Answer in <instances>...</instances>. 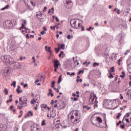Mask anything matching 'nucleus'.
Masks as SVG:
<instances>
[{
	"instance_id": "1",
	"label": "nucleus",
	"mask_w": 131,
	"mask_h": 131,
	"mask_svg": "<svg viewBox=\"0 0 131 131\" xmlns=\"http://www.w3.org/2000/svg\"><path fill=\"white\" fill-rule=\"evenodd\" d=\"M116 104H117L115 100H110L109 99H107L104 103V105L106 106L108 109L113 110L116 109V108H117L118 107V105H116Z\"/></svg>"
},
{
	"instance_id": "2",
	"label": "nucleus",
	"mask_w": 131,
	"mask_h": 131,
	"mask_svg": "<svg viewBox=\"0 0 131 131\" xmlns=\"http://www.w3.org/2000/svg\"><path fill=\"white\" fill-rule=\"evenodd\" d=\"M1 60L4 63H6V64H10L12 65V64H14V63H15L14 58L10 56V55H4L2 56Z\"/></svg>"
},
{
	"instance_id": "3",
	"label": "nucleus",
	"mask_w": 131,
	"mask_h": 131,
	"mask_svg": "<svg viewBox=\"0 0 131 131\" xmlns=\"http://www.w3.org/2000/svg\"><path fill=\"white\" fill-rule=\"evenodd\" d=\"M71 115V120H72V119H74L75 117V120H74V123H78L79 122V118H78V113L77 112V111L75 110L73 111L70 113Z\"/></svg>"
},
{
	"instance_id": "4",
	"label": "nucleus",
	"mask_w": 131,
	"mask_h": 131,
	"mask_svg": "<svg viewBox=\"0 0 131 131\" xmlns=\"http://www.w3.org/2000/svg\"><path fill=\"white\" fill-rule=\"evenodd\" d=\"M95 101V104L94 105V108L98 107V101H97V95L94 93H92L90 95V98L89 99V102L92 104L94 103Z\"/></svg>"
},
{
	"instance_id": "5",
	"label": "nucleus",
	"mask_w": 131,
	"mask_h": 131,
	"mask_svg": "<svg viewBox=\"0 0 131 131\" xmlns=\"http://www.w3.org/2000/svg\"><path fill=\"white\" fill-rule=\"evenodd\" d=\"M19 104L21 106H27V98L25 97H20L19 99Z\"/></svg>"
},
{
	"instance_id": "6",
	"label": "nucleus",
	"mask_w": 131,
	"mask_h": 131,
	"mask_svg": "<svg viewBox=\"0 0 131 131\" xmlns=\"http://www.w3.org/2000/svg\"><path fill=\"white\" fill-rule=\"evenodd\" d=\"M96 120V121H97V123L95 124V125H96L97 127H103V126L101 125V123L103 122V120H102V118H101L100 117H97Z\"/></svg>"
},
{
	"instance_id": "7",
	"label": "nucleus",
	"mask_w": 131,
	"mask_h": 131,
	"mask_svg": "<svg viewBox=\"0 0 131 131\" xmlns=\"http://www.w3.org/2000/svg\"><path fill=\"white\" fill-rule=\"evenodd\" d=\"M64 5H66L67 9H70L71 8H72V1H71V0H66Z\"/></svg>"
},
{
	"instance_id": "8",
	"label": "nucleus",
	"mask_w": 131,
	"mask_h": 131,
	"mask_svg": "<svg viewBox=\"0 0 131 131\" xmlns=\"http://www.w3.org/2000/svg\"><path fill=\"white\" fill-rule=\"evenodd\" d=\"M7 130V125L4 124H0V131H6Z\"/></svg>"
},
{
	"instance_id": "9",
	"label": "nucleus",
	"mask_w": 131,
	"mask_h": 131,
	"mask_svg": "<svg viewBox=\"0 0 131 131\" xmlns=\"http://www.w3.org/2000/svg\"><path fill=\"white\" fill-rule=\"evenodd\" d=\"M53 63H54V67H56L58 68L59 66L61 65V63L59 62V60H54Z\"/></svg>"
},
{
	"instance_id": "10",
	"label": "nucleus",
	"mask_w": 131,
	"mask_h": 131,
	"mask_svg": "<svg viewBox=\"0 0 131 131\" xmlns=\"http://www.w3.org/2000/svg\"><path fill=\"white\" fill-rule=\"evenodd\" d=\"M32 130V131H41V128L39 126H35L33 127Z\"/></svg>"
},
{
	"instance_id": "11",
	"label": "nucleus",
	"mask_w": 131,
	"mask_h": 131,
	"mask_svg": "<svg viewBox=\"0 0 131 131\" xmlns=\"http://www.w3.org/2000/svg\"><path fill=\"white\" fill-rule=\"evenodd\" d=\"M56 117V112L54 111H52L50 112V118H55Z\"/></svg>"
},
{
	"instance_id": "12",
	"label": "nucleus",
	"mask_w": 131,
	"mask_h": 131,
	"mask_svg": "<svg viewBox=\"0 0 131 131\" xmlns=\"http://www.w3.org/2000/svg\"><path fill=\"white\" fill-rule=\"evenodd\" d=\"M72 22H73V24H71V21L70 22V24L72 27H73V28H75V29H76V21L75 20H73L72 21Z\"/></svg>"
},
{
	"instance_id": "13",
	"label": "nucleus",
	"mask_w": 131,
	"mask_h": 131,
	"mask_svg": "<svg viewBox=\"0 0 131 131\" xmlns=\"http://www.w3.org/2000/svg\"><path fill=\"white\" fill-rule=\"evenodd\" d=\"M60 117H58L54 120V123H56V124H60Z\"/></svg>"
},
{
	"instance_id": "14",
	"label": "nucleus",
	"mask_w": 131,
	"mask_h": 131,
	"mask_svg": "<svg viewBox=\"0 0 131 131\" xmlns=\"http://www.w3.org/2000/svg\"><path fill=\"white\" fill-rule=\"evenodd\" d=\"M21 67V64L19 62H16L14 66V68L15 69H17L18 68H20Z\"/></svg>"
},
{
	"instance_id": "15",
	"label": "nucleus",
	"mask_w": 131,
	"mask_h": 131,
	"mask_svg": "<svg viewBox=\"0 0 131 131\" xmlns=\"http://www.w3.org/2000/svg\"><path fill=\"white\" fill-rule=\"evenodd\" d=\"M130 113H127L123 117L122 121H123L124 120L125 118H128V117H129V116H130Z\"/></svg>"
},
{
	"instance_id": "16",
	"label": "nucleus",
	"mask_w": 131,
	"mask_h": 131,
	"mask_svg": "<svg viewBox=\"0 0 131 131\" xmlns=\"http://www.w3.org/2000/svg\"><path fill=\"white\" fill-rule=\"evenodd\" d=\"M11 72V70L9 68H7L5 70V73H7V74H10Z\"/></svg>"
},
{
	"instance_id": "17",
	"label": "nucleus",
	"mask_w": 131,
	"mask_h": 131,
	"mask_svg": "<svg viewBox=\"0 0 131 131\" xmlns=\"http://www.w3.org/2000/svg\"><path fill=\"white\" fill-rule=\"evenodd\" d=\"M20 89H21V86H20V85H17V89L16 91L18 94H20V93H22V90L20 91Z\"/></svg>"
},
{
	"instance_id": "18",
	"label": "nucleus",
	"mask_w": 131,
	"mask_h": 131,
	"mask_svg": "<svg viewBox=\"0 0 131 131\" xmlns=\"http://www.w3.org/2000/svg\"><path fill=\"white\" fill-rule=\"evenodd\" d=\"M60 49H61L62 50H65V45L64 44H61V45H58V48H60Z\"/></svg>"
},
{
	"instance_id": "19",
	"label": "nucleus",
	"mask_w": 131,
	"mask_h": 131,
	"mask_svg": "<svg viewBox=\"0 0 131 131\" xmlns=\"http://www.w3.org/2000/svg\"><path fill=\"white\" fill-rule=\"evenodd\" d=\"M42 16V13H41V12H38L37 14H36V16L37 17V18H39V19H40V17Z\"/></svg>"
},
{
	"instance_id": "20",
	"label": "nucleus",
	"mask_w": 131,
	"mask_h": 131,
	"mask_svg": "<svg viewBox=\"0 0 131 131\" xmlns=\"http://www.w3.org/2000/svg\"><path fill=\"white\" fill-rule=\"evenodd\" d=\"M14 25L13 24V23H12L11 21H9L8 23V27H9V28H11V27H13V26Z\"/></svg>"
},
{
	"instance_id": "21",
	"label": "nucleus",
	"mask_w": 131,
	"mask_h": 131,
	"mask_svg": "<svg viewBox=\"0 0 131 131\" xmlns=\"http://www.w3.org/2000/svg\"><path fill=\"white\" fill-rule=\"evenodd\" d=\"M41 107L43 108V109H47V108H48V105L47 104H42L41 105Z\"/></svg>"
},
{
	"instance_id": "22",
	"label": "nucleus",
	"mask_w": 131,
	"mask_h": 131,
	"mask_svg": "<svg viewBox=\"0 0 131 131\" xmlns=\"http://www.w3.org/2000/svg\"><path fill=\"white\" fill-rule=\"evenodd\" d=\"M81 26H82V25L80 23H79L78 24V26L76 27V29H79L80 28Z\"/></svg>"
},
{
	"instance_id": "23",
	"label": "nucleus",
	"mask_w": 131,
	"mask_h": 131,
	"mask_svg": "<svg viewBox=\"0 0 131 131\" xmlns=\"http://www.w3.org/2000/svg\"><path fill=\"white\" fill-rule=\"evenodd\" d=\"M122 74L120 75V77H121L122 78H124L125 77V73L124 72H122Z\"/></svg>"
},
{
	"instance_id": "24",
	"label": "nucleus",
	"mask_w": 131,
	"mask_h": 131,
	"mask_svg": "<svg viewBox=\"0 0 131 131\" xmlns=\"http://www.w3.org/2000/svg\"><path fill=\"white\" fill-rule=\"evenodd\" d=\"M83 72H84V70H80L78 72L77 74L78 75H80V74H83Z\"/></svg>"
},
{
	"instance_id": "25",
	"label": "nucleus",
	"mask_w": 131,
	"mask_h": 131,
	"mask_svg": "<svg viewBox=\"0 0 131 131\" xmlns=\"http://www.w3.org/2000/svg\"><path fill=\"white\" fill-rule=\"evenodd\" d=\"M23 28H25V29H26V27H25V25H24V24H22L21 27L19 28V30H22Z\"/></svg>"
},
{
	"instance_id": "26",
	"label": "nucleus",
	"mask_w": 131,
	"mask_h": 131,
	"mask_svg": "<svg viewBox=\"0 0 131 131\" xmlns=\"http://www.w3.org/2000/svg\"><path fill=\"white\" fill-rule=\"evenodd\" d=\"M45 49L46 51H47L48 52H51V47H48V46H46Z\"/></svg>"
},
{
	"instance_id": "27",
	"label": "nucleus",
	"mask_w": 131,
	"mask_h": 131,
	"mask_svg": "<svg viewBox=\"0 0 131 131\" xmlns=\"http://www.w3.org/2000/svg\"><path fill=\"white\" fill-rule=\"evenodd\" d=\"M12 85L13 86L14 88H16V82H15V81H13L12 82V83L11 84V86H12Z\"/></svg>"
},
{
	"instance_id": "28",
	"label": "nucleus",
	"mask_w": 131,
	"mask_h": 131,
	"mask_svg": "<svg viewBox=\"0 0 131 131\" xmlns=\"http://www.w3.org/2000/svg\"><path fill=\"white\" fill-rule=\"evenodd\" d=\"M28 116H33V114L31 111H29L28 113L27 114Z\"/></svg>"
},
{
	"instance_id": "29",
	"label": "nucleus",
	"mask_w": 131,
	"mask_h": 131,
	"mask_svg": "<svg viewBox=\"0 0 131 131\" xmlns=\"http://www.w3.org/2000/svg\"><path fill=\"white\" fill-rule=\"evenodd\" d=\"M61 79H62V75H60L58 78V83H60L61 82Z\"/></svg>"
},
{
	"instance_id": "30",
	"label": "nucleus",
	"mask_w": 131,
	"mask_h": 131,
	"mask_svg": "<svg viewBox=\"0 0 131 131\" xmlns=\"http://www.w3.org/2000/svg\"><path fill=\"white\" fill-rule=\"evenodd\" d=\"M41 125L42 126H43V125H46V120H43L41 122Z\"/></svg>"
},
{
	"instance_id": "31",
	"label": "nucleus",
	"mask_w": 131,
	"mask_h": 131,
	"mask_svg": "<svg viewBox=\"0 0 131 131\" xmlns=\"http://www.w3.org/2000/svg\"><path fill=\"white\" fill-rule=\"evenodd\" d=\"M55 126L58 128H60V127H62V124H57Z\"/></svg>"
},
{
	"instance_id": "32",
	"label": "nucleus",
	"mask_w": 131,
	"mask_h": 131,
	"mask_svg": "<svg viewBox=\"0 0 131 131\" xmlns=\"http://www.w3.org/2000/svg\"><path fill=\"white\" fill-rule=\"evenodd\" d=\"M6 9H9V5H6L4 8H2V10L4 11L5 10H6Z\"/></svg>"
},
{
	"instance_id": "33",
	"label": "nucleus",
	"mask_w": 131,
	"mask_h": 131,
	"mask_svg": "<svg viewBox=\"0 0 131 131\" xmlns=\"http://www.w3.org/2000/svg\"><path fill=\"white\" fill-rule=\"evenodd\" d=\"M4 93H5V95H8L9 91H8V89L7 88L5 89Z\"/></svg>"
},
{
	"instance_id": "34",
	"label": "nucleus",
	"mask_w": 131,
	"mask_h": 131,
	"mask_svg": "<svg viewBox=\"0 0 131 131\" xmlns=\"http://www.w3.org/2000/svg\"><path fill=\"white\" fill-rule=\"evenodd\" d=\"M44 80H45V78H43V76H41L40 79L39 81H42V82H43Z\"/></svg>"
},
{
	"instance_id": "35",
	"label": "nucleus",
	"mask_w": 131,
	"mask_h": 131,
	"mask_svg": "<svg viewBox=\"0 0 131 131\" xmlns=\"http://www.w3.org/2000/svg\"><path fill=\"white\" fill-rule=\"evenodd\" d=\"M114 77L113 76V75L112 73H110V75L108 76V78H113Z\"/></svg>"
},
{
	"instance_id": "36",
	"label": "nucleus",
	"mask_w": 131,
	"mask_h": 131,
	"mask_svg": "<svg viewBox=\"0 0 131 131\" xmlns=\"http://www.w3.org/2000/svg\"><path fill=\"white\" fill-rule=\"evenodd\" d=\"M32 59L33 60V62H32L33 64V63H35L36 62V60H35V57H34V56H33Z\"/></svg>"
},
{
	"instance_id": "37",
	"label": "nucleus",
	"mask_w": 131,
	"mask_h": 131,
	"mask_svg": "<svg viewBox=\"0 0 131 131\" xmlns=\"http://www.w3.org/2000/svg\"><path fill=\"white\" fill-rule=\"evenodd\" d=\"M110 70H111L112 72H115V70H114V67H111Z\"/></svg>"
},
{
	"instance_id": "38",
	"label": "nucleus",
	"mask_w": 131,
	"mask_h": 131,
	"mask_svg": "<svg viewBox=\"0 0 131 131\" xmlns=\"http://www.w3.org/2000/svg\"><path fill=\"white\" fill-rule=\"evenodd\" d=\"M94 67H96V66H99V63L94 62L93 63Z\"/></svg>"
},
{
	"instance_id": "39",
	"label": "nucleus",
	"mask_w": 131,
	"mask_h": 131,
	"mask_svg": "<svg viewBox=\"0 0 131 131\" xmlns=\"http://www.w3.org/2000/svg\"><path fill=\"white\" fill-rule=\"evenodd\" d=\"M28 9L29 10V11H33V8L30 7V5H29V7H28Z\"/></svg>"
},
{
	"instance_id": "40",
	"label": "nucleus",
	"mask_w": 131,
	"mask_h": 131,
	"mask_svg": "<svg viewBox=\"0 0 131 131\" xmlns=\"http://www.w3.org/2000/svg\"><path fill=\"white\" fill-rule=\"evenodd\" d=\"M56 27H57V26H54V27H53V26H51L50 27V29H52V30H55V29H56Z\"/></svg>"
},
{
	"instance_id": "41",
	"label": "nucleus",
	"mask_w": 131,
	"mask_h": 131,
	"mask_svg": "<svg viewBox=\"0 0 131 131\" xmlns=\"http://www.w3.org/2000/svg\"><path fill=\"white\" fill-rule=\"evenodd\" d=\"M122 60V58H121L120 59H119L118 61V65L120 66V62H121V60Z\"/></svg>"
},
{
	"instance_id": "42",
	"label": "nucleus",
	"mask_w": 131,
	"mask_h": 131,
	"mask_svg": "<svg viewBox=\"0 0 131 131\" xmlns=\"http://www.w3.org/2000/svg\"><path fill=\"white\" fill-rule=\"evenodd\" d=\"M64 54V52L61 51L60 52V54H59V57H61L62 56V55H63Z\"/></svg>"
},
{
	"instance_id": "43",
	"label": "nucleus",
	"mask_w": 131,
	"mask_h": 131,
	"mask_svg": "<svg viewBox=\"0 0 131 131\" xmlns=\"http://www.w3.org/2000/svg\"><path fill=\"white\" fill-rule=\"evenodd\" d=\"M120 116H121V114H120V113H119L118 115L117 116V118L118 119H119V118H120Z\"/></svg>"
},
{
	"instance_id": "44",
	"label": "nucleus",
	"mask_w": 131,
	"mask_h": 131,
	"mask_svg": "<svg viewBox=\"0 0 131 131\" xmlns=\"http://www.w3.org/2000/svg\"><path fill=\"white\" fill-rule=\"evenodd\" d=\"M72 99V100H73V101H74V102H75V101H78V98H71Z\"/></svg>"
},
{
	"instance_id": "45",
	"label": "nucleus",
	"mask_w": 131,
	"mask_h": 131,
	"mask_svg": "<svg viewBox=\"0 0 131 131\" xmlns=\"http://www.w3.org/2000/svg\"><path fill=\"white\" fill-rule=\"evenodd\" d=\"M12 101H13V99L11 98L8 100L7 101V103L8 104V103H11V102H12Z\"/></svg>"
},
{
	"instance_id": "46",
	"label": "nucleus",
	"mask_w": 131,
	"mask_h": 131,
	"mask_svg": "<svg viewBox=\"0 0 131 131\" xmlns=\"http://www.w3.org/2000/svg\"><path fill=\"white\" fill-rule=\"evenodd\" d=\"M36 102V100H34V99H33L31 101V104H34Z\"/></svg>"
},
{
	"instance_id": "47",
	"label": "nucleus",
	"mask_w": 131,
	"mask_h": 131,
	"mask_svg": "<svg viewBox=\"0 0 131 131\" xmlns=\"http://www.w3.org/2000/svg\"><path fill=\"white\" fill-rule=\"evenodd\" d=\"M30 3L31 5L33 6V7H35V4H34V3H33V2H32V0H31Z\"/></svg>"
},
{
	"instance_id": "48",
	"label": "nucleus",
	"mask_w": 131,
	"mask_h": 131,
	"mask_svg": "<svg viewBox=\"0 0 131 131\" xmlns=\"http://www.w3.org/2000/svg\"><path fill=\"white\" fill-rule=\"evenodd\" d=\"M55 50L56 53H59V51H60V48L58 47V49L55 48Z\"/></svg>"
},
{
	"instance_id": "49",
	"label": "nucleus",
	"mask_w": 131,
	"mask_h": 131,
	"mask_svg": "<svg viewBox=\"0 0 131 131\" xmlns=\"http://www.w3.org/2000/svg\"><path fill=\"white\" fill-rule=\"evenodd\" d=\"M76 81H77V82H79V81H80V82H82V79H77V80H76Z\"/></svg>"
},
{
	"instance_id": "50",
	"label": "nucleus",
	"mask_w": 131,
	"mask_h": 131,
	"mask_svg": "<svg viewBox=\"0 0 131 131\" xmlns=\"http://www.w3.org/2000/svg\"><path fill=\"white\" fill-rule=\"evenodd\" d=\"M125 121H126V122L127 123H130V122H129V120L128 119V118H125Z\"/></svg>"
},
{
	"instance_id": "51",
	"label": "nucleus",
	"mask_w": 131,
	"mask_h": 131,
	"mask_svg": "<svg viewBox=\"0 0 131 131\" xmlns=\"http://www.w3.org/2000/svg\"><path fill=\"white\" fill-rule=\"evenodd\" d=\"M54 84H55V81H53L52 82V85H51L52 88H55V85H54Z\"/></svg>"
},
{
	"instance_id": "52",
	"label": "nucleus",
	"mask_w": 131,
	"mask_h": 131,
	"mask_svg": "<svg viewBox=\"0 0 131 131\" xmlns=\"http://www.w3.org/2000/svg\"><path fill=\"white\" fill-rule=\"evenodd\" d=\"M67 38H68V39H71V35H68L67 36Z\"/></svg>"
},
{
	"instance_id": "53",
	"label": "nucleus",
	"mask_w": 131,
	"mask_h": 131,
	"mask_svg": "<svg viewBox=\"0 0 131 131\" xmlns=\"http://www.w3.org/2000/svg\"><path fill=\"white\" fill-rule=\"evenodd\" d=\"M39 95H36V101H37V100H38L39 99Z\"/></svg>"
},
{
	"instance_id": "54",
	"label": "nucleus",
	"mask_w": 131,
	"mask_h": 131,
	"mask_svg": "<svg viewBox=\"0 0 131 131\" xmlns=\"http://www.w3.org/2000/svg\"><path fill=\"white\" fill-rule=\"evenodd\" d=\"M24 106V105H23V106H19V105H18V106H17V108H18V109H22Z\"/></svg>"
},
{
	"instance_id": "55",
	"label": "nucleus",
	"mask_w": 131,
	"mask_h": 131,
	"mask_svg": "<svg viewBox=\"0 0 131 131\" xmlns=\"http://www.w3.org/2000/svg\"><path fill=\"white\" fill-rule=\"evenodd\" d=\"M92 29V27H90L89 28H87L86 30L88 31H91V30Z\"/></svg>"
},
{
	"instance_id": "56",
	"label": "nucleus",
	"mask_w": 131,
	"mask_h": 131,
	"mask_svg": "<svg viewBox=\"0 0 131 131\" xmlns=\"http://www.w3.org/2000/svg\"><path fill=\"white\" fill-rule=\"evenodd\" d=\"M26 38H27L28 39H29V34H27L26 35Z\"/></svg>"
},
{
	"instance_id": "57",
	"label": "nucleus",
	"mask_w": 131,
	"mask_h": 131,
	"mask_svg": "<svg viewBox=\"0 0 131 131\" xmlns=\"http://www.w3.org/2000/svg\"><path fill=\"white\" fill-rule=\"evenodd\" d=\"M40 33L42 35L46 34V32L45 31H42L40 32Z\"/></svg>"
},
{
	"instance_id": "58",
	"label": "nucleus",
	"mask_w": 131,
	"mask_h": 131,
	"mask_svg": "<svg viewBox=\"0 0 131 131\" xmlns=\"http://www.w3.org/2000/svg\"><path fill=\"white\" fill-rule=\"evenodd\" d=\"M83 85L84 86H89V85H90V84H86V83H84Z\"/></svg>"
},
{
	"instance_id": "59",
	"label": "nucleus",
	"mask_w": 131,
	"mask_h": 131,
	"mask_svg": "<svg viewBox=\"0 0 131 131\" xmlns=\"http://www.w3.org/2000/svg\"><path fill=\"white\" fill-rule=\"evenodd\" d=\"M19 130V128L18 127H15L14 128V131H18Z\"/></svg>"
},
{
	"instance_id": "60",
	"label": "nucleus",
	"mask_w": 131,
	"mask_h": 131,
	"mask_svg": "<svg viewBox=\"0 0 131 131\" xmlns=\"http://www.w3.org/2000/svg\"><path fill=\"white\" fill-rule=\"evenodd\" d=\"M120 128H124V125H120Z\"/></svg>"
},
{
	"instance_id": "61",
	"label": "nucleus",
	"mask_w": 131,
	"mask_h": 131,
	"mask_svg": "<svg viewBox=\"0 0 131 131\" xmlns=\"http://www.w3.org/2000/svg\"><path fill=\"white\" fill-rule=\"evenodd\" d=\"M117 14H118V15H119V14H120V10L118 9L117 11Z\"/></svg>"
},
{
	"instance_id": "62",
	"label": "nucleus",
	"mask_w": 131,
	"mask_h": 131,
	"mask_svg": "<svg viewBox=\"0 0 131 131\" xmlns=\"http://www.w3.org/2000/svg\"><path fill=\"white\" fill-rule=\"evenodd\" d=\"M25 4L27 7H29L30 5H29V4H28V3L27 2H25Z\"/></svg>"
},
{
	"instance_id": "63",
	"label": "nucleus",
	"mask_w": 131,
	"mask_h": 131,
	"mask_svg": "<svg viewBox=\"0 0 131 131\" xmlns=\"http://www.w3.org/2000/svg\"><path fill=\"white\" fill-rule=\"evenodd\" d=\"M47 9H48V8L47 7H45L44 9L43 10V11L46 12V10H47Z\"/></svg>"
},
{
	"instance_id": "64",
	"label": "nucleus",
	"mask_w": 131,
	"mask_h": 131,
	"mask_svg": "<svg viewBox=\"0 0 131 131\" xmlns=\"http://www.w3.org/2000/svg\"><path fill=\"white\" fill-rule=\"evenodd\" d=\"M81 31H84V27H81Z\"/></svg>"
}]
</instances>
